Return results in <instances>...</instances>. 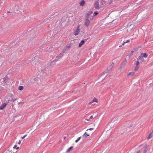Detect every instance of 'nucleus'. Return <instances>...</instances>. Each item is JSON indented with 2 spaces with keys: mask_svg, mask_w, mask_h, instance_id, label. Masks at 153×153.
Listing matches in <instances>:
<instances>
[{
  "mask_svg": "<svg viewBox=\"0 0 153 153\" xmlns=\"http://www.w3.org/2000/svg\"><path fill=\"white\" fill-rule=\"evenodd\" d=\"M107 76V74H106V73H103L100 74L99 77L98 78V79H100L101 81H102Z\"/></svg>",
  "mask_w": 153,
  "mask_h": 153,
  "instance_id": "1",
  "label": "nucleus"
},
{
  "mask_svg": "<svg viewBox=\"0 0 153 153\" xmlns=\"http://www.w3.org/2000/svg\"><path fill=\"white\" fill-rule=\"evenodd\" d=\"M79 26L77 29L74 31V34L75 36L78 35L80 32V30L79 29Z\"/></svg>",
  "mask_w": 153,
  "mask_h": 153,
  "instance_id": "2",
  "label": "nucleus"
},
{
  "mask_svg": "<svg viewBox=\"0 0 153 153\" xmlns=\"http://www.w3.org/2000/svg\"><path fill=\"white\" fill-rule=\"evenodd\" d=\"M126 62L127 60L126 59H125V60L122 62L120 65V68L122 69L124 67L126 63Z\"/></svg>",
  "mask_w": 153,
  "mask_h": 153,
  "instance_id": "3",
  "label": "nucleus"
},
{
  "mask_svg": "<svg viewBox=\"0 0 153 153\" xmlns=\"http://www.w3.org/2000/svg\"><path fill=\"white\" fill-rule=\"evenodd\" d=\"M101 0H98L96 1V9H98L100 8L101 6L100 5H99V3H100V1Z\"/></svg>",
  "mask_w": 153,
  "mask_h": 153,
  "instance_id": "4",
  "label": "nucleus"
},
{
  "mask_svg": "<svg viewBox=\"0 0 153 153\" xmlns=\"http://www.w3.org/2000/svg\"><path fill=\"white\" fill-rule=\"evenodd\" d=\"M143 153H146L148 149V146L147 145L143 147Z\"/></svg>",
  "mask_w": 153,
  "mask_h": 153,
  "instance_id": "5",
  "label": "nucleus"
},
{
  "mask_svg": "<svg viewBox=\"0 0 153 153\" xmlns=\"http://www.w3.org/2000/svg\"><path fill=\"white\" fill-rule=\"evenodd\" d=\"M8 79V77L7 75H6L4 78L3 82L4 83H6Z\"/></svg>",
  "mask_w": 153,
  "mask_h": 153,
  "instance_id": "6",
  "label": "nucleus"
},
{
  "mask_svg": "<svg viewBox=\"0 0 153 153\" xmlns=\"http://www.w3.org/2000/svg\"><path fill=\"white\" fill-rule=\"evenodd\" d=\"M138 60H140L142 62H145V60L143 58L140 56L137 58Z\"/></svg>",
  "mask_w": 153,
  "mask_h": 153,
  "instance_id": "7",
  "label": "nucleus"
},
{
  "mask_svg": "<svg viewBox=\"0 0 153 153\" xmlns=\"http://www.w3.org/2000/svg\"><path fill=\"white\" fill-rule=\"evenodd\" d=\"M90 135L89 134H88L87 132H85L82 136V138L84 139H86L88 136Z\"/></svg>",
  "mask_w": 153,
  "mask_h": 153,
  "instance_id": "8",
  "label": "nucleus"
},
{
  "mask_svg": "<svg viewBox=\"0 0 153 153\" xmlns=\"http://www.w3.org/2000/svg\"><path fill=\"white\" fill-rule=\"evenodd\" d=\"M153 136V130L151 131L149 134V136L147 137L148 140L151 138Z\"/></svg>",
  "mask_w": 153,
  "mask_h": 153,
  "instance_id": "9",
  "label": "nucleus"
},
{
  "mask_svg": "<svg viewBox=\"0 0 153 153\" xmlns=\"http://www.w3.org/2000/svg\"><path fill=\"white\" fill-rule=\"evenodd\" d=\"M113 65L111 64L107 68V72H109L113 68Z\"/></svg>",
  "mask_w": 153,
  "mask_h": 153,
  "instance_id": "10",
  "label": "nucleus"
},
{
  "mask_svg": "<svg viewBox=\"0 0 153 153\" xmlns=\"http://www.w3.org/2000/svg\"><path fill=\"white\" fill-rule=\"evenodd\" d=\"M7 105V104L6 103L3 104L0 106V110L3 109Z\"/></svg>",
  "mask_w": 153,
  "mask_h": 153,
  "instance_id": "11",
  "label": "nucleus"
},
{
  "mask_svg": "<svg viewBox=\"0 0 153 153\" xmlns=\"http://www.w3.org/2000/svg\"><path fill=\"white\" fill-rule=\"evenodd\" d=\"M140 56L143 58H146L148 56V55L146 53H142Z\"/></svg>",
  "mask_w": 153,
  "mask_h": 153,
  "instance_id": "12",
  "label": "nucleus"
},
{
  "mask_svg": "<svg viewBox=\"0 0 153 153\" xmlns=\"http://www.w3.org/2000/svg\"><path fill=\"white\" fill-rule=\"evenodd\" d=\"M79 5L81 6H83L85 4V1L84 0H82L79 3Z\"/></svg>",
  "mask_w": 153,
  "mask_h": 153,
  "instance_id": "13",
  "label": "nucleus"
},
{
  "mask_svg": "<svg viewBox=\"0 0 153 153\" xmlns=\"http://www.w3.org/2000/svg\"><path fill=\"white\" fill-rule=\"evenodd\" d=\"M93 13V12L92 11H89L88 13L87 14V16L88 18H89L91 14Z\"/></svg>",
  "mask_w": 153,
  "mask_h": 153,
  "instance_id": "14",
  "label": "nucleus"
},
{
  "mask_svg": "<svg viewBox=\"0 0 153 153\" xmlns=\"http://www.w3.org/2000/svg\"><path fill=\"white\" fill-rule=\"evenodd\" d=\"M73 148V146H71L66 151L67 153H68L71 151L72 149Z\"/></svg>",
  "mask_w": 153,
  "mask_h": 153,
  "instance_id": "15",
  "label": "nucleus"
},
{
  "mask_svg": "<svg viewBox=\"0 0 153 153\" xmlns=\"http://www.w3.org/2000/svg\"><path fill=\"white\" fill-rule=\"evenodd\" d=\"M84 43V40H82L79 43V47H81L82 45H83Z\"/></svg>",
  "mask_w": 153,
  "mask_h": 153,
  "instance_id": "16",
  "label": "nucleus"
},
{
  "mask_svg": "<svg viewBox=\"0 0 153 153\" xmlns=\"http://www.w3.org/2000/svg\"><path fill=\"white\" fill-rule=\"evenodd\" d=\"M24 87L23 86H19L18 88V90L20 91H22Z\"/></svg>",
  "mask_w": 153,
  "mask_h": 153,
  "instance_id": "17",
  "label": "nucleus"
},
{
  "mask_svg": "<svg viewBox=\"0 0 153 153\" xmlns=\"http://www.w3.org/2000/svg\"><path fill=\"white\" fill-rule=\"evenodd\" d=\"M90 24V22L87 19V21L85 22V25L86 26H88Z\"/></svg>",
  "mask_w": 153,
  "mask_h": 153,
  "instance_id": "18",
  "label": "nucleus"
},
{
  "mask_svg": "<svg viewBox=\"0 0 153 153\" xmlns=\"http://www.w3.org/2000/svg\"><path fill=\"white\" fill-rule=\"evenodd\" d=\"M96 102V99L95 98H94L92 101H91V102H89L88 103V104L89 105H91L92 104L93 102Z\"/></svg>",
  "mask_w": 153,
  "mask_h": 153,
  "instance_id": "19",
  "label": "nucleus"
},
{
  "mask_svg": "<svg viewBox=\"0 0 153 153\" xmlns=\"http://www.w3.org/2000/svg\"><path fill=\"white\" fill-rule=\"evenodd\" d=\"M5 153H16L13 152L12 151L8 150Z\"/></svg>",
  "mask_w": 153,
  "mask_h": 153,
  "instance_id": "20",
  "label": "nucleus"
},
{
  "mask_svg": "<svg viewBox=\"0 0 153 153\" xmlns=\"http://www.w3.org/2000/svg\"><path fill=\"white\" fill-rule=\"evenodd\" d=\"M13 148L14 149H16L18 150L19 149V147H17V145H15L14 146Z\"/></svg>",
  "mask_w": 153,
  "mask_h": 153,
  "instance_id": "21",
  "label": "nucleus"
},
{
  "mask_svg": "<svg viewBox=\"0 0 153 153\" xmlns=\"http://www.w3.org/2000/svg\"><path fill=\"white\" fill-rule=\"evenodd\" d=\"M81 137H79L76 140H75V142L76 143H77L81 139Z\"/></svg>",
  "mask_w": 153,
  "mask_h": 153,
  "instance_id": "22",
  "label": "nucleus"
},
{
  "mask_svg": "<svg viewBox=\"0 0 153 153\" xmlns=\"http://www.w3.org/2000/svg\"><path fill=\"white\" fill-rule=\"evenodd\" d=\"M134 72H130V73H129L128 74V75H131L132 76H133L134 75Z\"/></svg>",
  "mask_w": 153,
  "mask_h": 153,
  "instance_id": "23",
  "label": "nucleus"
},
{
  "mask_svg": "<svg viewBox=\"0 0 153 153\" xmlns=\"http://www.w3.org/2000/svg\"><path fill=\"white\" fill-rule=\"evenodd\" d=\"M138 65H136V66H135V70L136 71H137V70H138Z\"/></svg>",
  "mask_w": 153,
  "mask_h": 153,
  "instance_id": "24",
  "label": "nucleus"
},
{
  "mask_svg": "<svg viewBox=\"0 0 153 153\" xmlns=\"http://www.w3.org/2000/svg\"><path fill=\"white\" fill-rule=\"evenodd\" d=\"M140 63V62H139V60H138V59H137V60L136 62V65H138Z\"/></svg>",
  "mask_w": 153,
  "mask_h": 153,
  "instance_id": "25",
  "label": "nucleus"
},
{
  "mask_svg": "<svg viewBox=\"0 0 153 153\" xmlns=\"http://www.w3.org/2000/svg\"><path fill=\"white\" fill-rule=\"evenodd\" d=\"M27 136V135H25L23 137H21V138L22 139H24L26 136Z\"/></svg>",
  "mask_w": 153,
  "mask_h": 153,
  "instance_id": "26",
  "label": "nucleus"
},
{
  "mask_svg": "<svg viewBox=\"0 0 153 153\" xmlns=\"http://www.w3.org/2000/svg\"><path fill=\"white\" fill-rule=\"evenodd\" d=\"M85 121H91L90 120V119H85Z\"/></svg>",
  "mask_w": 153,
  "mask_h": 153,
  "instance_id": "27",
  "label": "nucleus"
},
{
  "mask_svg": "<svg viewBox=\"0 0 153 153\" xmlns=\"http://www.w3.org/2000/svg\"><path fill=\"white\" fill-rule=\"evenodd\" d=\"M94 129V128H89V129H87V131L88 130H93Z\"/></svg>",
  "mask_w": 153,
  "mask_h": 153,
  "instance_id": "28",
  "label": "nucleus"
},
{
  "mask_svg": "<svg viewBox=\"0 0 153 153\" xmlns=\"http://www.w3.org/2000/svg\"><path fill=\"white\" fill-rule=\"evenodd\" d=\"M130 41L129 40H127L126 42H125V43H128Z\"/></svg>",
  "mask_w": 153,
  "mask_h": 153,
  "instance_id": "29",
  "label": "nucleus"
},
{
  "mask_svg": "<svg viewBox=\"0 0 153 153\" xmlns=\"http://www.w3.org/2000/svg\"><path fill=\"white\" fill-rule=\"evenodd\" d=\"M38 78H35L34 79V80L35 81H38Z\"/></svg>",
  "mask_w": 153,
  "mask_h": 153,
  "instance_id": "30",
  "label": "nucleus"
},
{
  "mask_svg": "<svg viewBox=\"0 0 153 153\" xmlns=\"http://www.w3.org/2000/svg\"><path fill=\"white\" fill-rule=\"evenodd\" d=\"M16 99L14 98V99H12V100L13 101H16Z\"/></svg>",
  "mask_w": 153,
  "mask_h": 153,
  "instance_id": "31",
  "label": "nucleus"
},
{
  "mask_svg": "<svg viewBox=\"0 0 153 153\" xmlns=\"http://www.w3.org/2000/svg\"><path fill=\"white\" fill-rule=\"evenodd\" d=\"M21 140H19V142H18V144L20 145L21 144Z\"/></svg>",
  "mask_w": 153,
  "mask_h": 153,
  "instance_id": "32",
  "label": "nucleus"
},
{
  "mask_svg": "<svg viewBox=\"0 0 153 153\" xmlns=\"http://www.w3.org/2000/svg\"><path fill=\"white\" fill-rule=\"evenodd\" d=\"M93 118V116H91L90 117L89 119H90V120H91V119H92Z\"/></svg>",
  "mask_w": 153,
  "mask_h": 153,
  "instance_id": "33",
  "label": "nucleus"
},
{
  "mask_svg": "<svg viewBox=\"0 0 153 153\" xmlns=\"http://www.w3.org/2000/svg\"><path fill=\"white\" fill-rule=\"evenodd\" d=\"M133 52H134V51H131V53L130 54V56L132 55Z\"/></svg>",
  "mask_w": 153,
  "mask_h": 153,
  "instance_id": "34",
  "label": "nucleus"
},
{
  "mask_svg": "<svg viewBox=\"0 0 153 153\" xmlns=\"http://www.w3.org/2000/svg\"><path fill=\"white\" fill-rule=\"evenodd\" d=\"M140 150L137 151V153H140Z\"/></svg>",
  "mask_w": 153,
  "mask_h": 153,
  "instance_id": "35",
  "label": "nucleus"
},
{
  "mask_svg": "<svg viewBox=\"0 0 153 153\" xmlns=\"http://www.w3.org/2000/svg\"><path fill=\"white\" fill-rule=\"evenodd\" d=\"M98 13H99L97 11H96V15H97V14H98Z\"/></svg>",
  "mask_w": 153,
  "mask_h": 153,
  "instance_id": "36",
  "label": "nucleus"
},
{
  "mask_svg": "<svg viewBox=\"0 0 153 153\" xmlns=\"http://www.w3.org/2000/svg\"><path fill=\"white\" fill-rule=\"evenodd\" d=\"M10 96L11 97H13V95H12V94H10Z\"/></svg>",
  "mask_w": 153,
  "mask_h": 153,
  "instance_id": "37",
  "label": "nucleus"
},
{
  "mask_svg": "<svg viewBox=\"0 0 153 153\" xmlns=\"http://www.w3.org/2000/svg\"><path fill=\"white\" fill-rule=\"evenodd\" d=\"M125 43V42H123V44H122V45H124Z\"/></svg>",
  "mask_w": 153,
  "mask_h": 153,
  "instance_id": "38",
  "label": "nucleus"
},
{
  "mask_svg": "<svg viewBox=\"0 0 153 153\" xmlns=\"http://www.w3.org/2000/svg\"><path fill=\"white\" fill-rule=\"evenodd\" d=\"M94 13L95 14V15H96V11L94 12Z\"/></svg>",
  "mask_w": 153,
  "mask_h": 153,
  "instance_id": "39",
  "label": "nucleus"
},
{
  "mask_svg": "<svg viewBox=\"0 0 153 153\" xmlns=\"http://www.w3.org/2000/svg\"><path fill=\"white\" fill-rule=\"evenodd\" d=\"M98 102V100H97V99H96V102Z\"/></svg>",
  "mask_w": 153,
  "mask_h": 153,
  "instance_id": "40",
  "label": "nucleus"
},
{
  "mask_svg": "<svg viewBox=\"0 0 153 153\" xmlns=\"http://www.w3.org/2000/svg\"><path fill=\"white\" fill-rule=\"evenodd\" d=\"M7 13H10V12L9 11H7Z\"/></svg>",
  "mask_w": 153,
  "mask_h": 153,
  "instance_id": "41",
  "label": "nucleus"
},
{
  "mask_svg": "<svg viewBox=\"0 0 153 153\" xmlns=\"http://www.w3.org/2000/svg\"><path fill=\"white\" fill-rule=\"evenodd\" d=\"M121 46H122V45H120V46H119V47H121Z\"/></svg>",
  "mask_w": 153,
  "mask_h": 153,
  "instance_id": "42",
  "label": "nucleus"
},
{
  "mask_svg": "<svg viewBox=\"0 0 153 153\" xmlns=\"http://www.w3.org/2000/svg\"><path fill=\"white\" fill-rule=\"evenodd\" d=\"M132 126H130V127H132Z\"/></svg>",
  "mask_w": 153,
  "mask_h": 153,
  "instance_id": "43",
  "label": "nucleus"
},
{
  "mask_svg": "<svg viewBox=\"0 0 153 153\" xmlns=\"http://www.w3.org/2000/svg\"><path fill=\"white\" fill-rule=\"evenodd\" d=\"M65 137L64 138V139H65Z\"/></svg>",
  "mask_w": 153,
  "mask_h": 153,
  "instance_id": "44",
  "label": "nucleus"
}]
</instances>
